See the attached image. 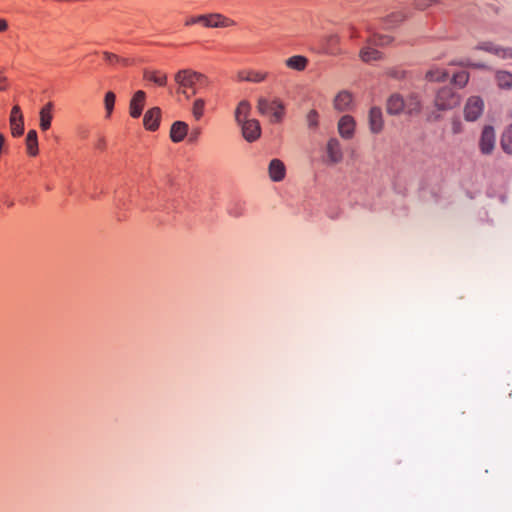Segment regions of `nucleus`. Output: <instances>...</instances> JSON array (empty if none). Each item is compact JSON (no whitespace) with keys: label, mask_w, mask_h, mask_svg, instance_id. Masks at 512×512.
Returning a JSON list of instances; mask_svg holds the SVG:
<instances>
[{"label":"nucleus","mask_w":512,"mask_h":512,"mask_svg":"<svg viewBox=\"0 0 512 512\" xmlns=\"http://www.w3.org/2000/svg\"><path fill=\"white\" fill-rule=\"evenodd\" d=\"M470 75L467 71H459L452 77V83L459 88H463L467 85Z\"/></svg>","instance_id":"obj_32"},{"label":"nucleus","mask_w":512,"mask_h":512,"mask_svg":"<svg viewBox=\"0 0 512 512\" xmlns=\"http://www.w3.org/2000/svg\"><path fill=\"white\" fill-rule=\"evenodd\" d=\"M327 157L330 163L336 164L342 161L343 153L338 139L330 138L326 146Z\"/></svg>","instance_id":"obj_13"},{"label":"nucleus","mask_w":512,"mask_h":512,"mask_svg":"<svg viewBox=\"0 0 512 512\" xmlns=\"http://www.w3.org/2000/svg\"><path fill=\"white\" fill-rule=\"evenodd\" d=\"M497 56L504 59H512V48H503L499 46Z\"/></svg>","instance_id":"obj_41"},{"label":"nucleus","mask_w":512,"mask_h":512,"mask_svg":"<svg viewBox=\"0 0 512 512\" xmlns=\"http://www.w3.org/2000/svg\"><path fill=\"white\" fill-rule=\"evenodd\" d=\"M201 134V129L200 128H195L193 129L190 134H189V138H188V141L190 143H194L198 140L199 136Z\"/></svg>","instance_id":"obj_42"},{"label":"nucleus","mask_w":512,"mask_h":512,"mask_svg":"<svg viewBox=\"0 0 512 512\" xmlns=\"http://www.w3.org/2000/svg\"><path fill=\"white\" fill-rule=\"evenodd\" d=\"M329 42L332 44H337L339 42V37L337 35H331L329 37Z\"/></svg>","instance_id":"obj_46"},{"label":"nucleus","mask_w":512,"mask_h":512,"mask_svg":"<svg viewBox=\"0 0 512 512\" xmlns=\"http://www.w3.org/2000/svg\"><path fill=\"white\" fill-rule=\"evenodd\" d=\"M146 101V92L138 90L132 96L129 103V114L132 118H139L142 115Z\"/></svg>","instance_id":"obj_9"},{"label":"nucleus","mask_w":512,"mask_h":512,"mask_svg":"<svg viewBox=\"0 0 512 512\" xmlns=\"http://www.w3.org/2000/svg\"><path fill=\"white\" fill-rule=\"evenodd\" d=\"M498 47H499V46L494 45L492 42L487 41V42H481V43H479V44L475 47V49H477V50H483V51H486V52H489V53H492V54L497 55V53H498Z\"/></svg>","instance_id":"obj_37"},{"label":"nucleus","mask_w":512,"mask_h":512,"mask_svg":"<svg viewBox=\"0 0 512 512\" xmlns=\"http://www.w3.org/2000/svg\"><path fill=\"white\" fill-rule=\"evenodd\" d=\"M449 65L452 66H460V67H467V68H476V69H484L486 66L483 63H473L468 58L467 59H461V60H453L449 63Z\"/></svg>","instance_id":"obj_34"},{"label":"nucleus","mask_w":512,"mask_h":512,"mask_svg":"<svg viewBox=\"0 0 512 512\" xmlns=\"http://www.w3.org/2000/svg\"><path fill=\"white\" fill-rule=\"evenodd\" d=\"M388 75L395 78V79H402L405 77V71H400L397 69H391L388 72Z\"/></svg>","instance_id":"obj_43"},{"label":"nucleus","mask_w":512,"mask_h":512,"mask_svg":"<svg viewBox=\"0 0 512 512\" xmlns=\"http://www.w3.org/2000/svg\"><path fill=\"white\" fill-rule=\"evenodd\" d=\"M205 101L202 98L196 99L193 104V116L196 120L201 119L204 114Z\"/></svg>","instance_id":"obj_36"},{"label":"nucleus","mask_w":512,"mask_h":512,"mask_svg":"<svg viewBox=\"0 0 512 512\" xmlns=\"http://www.w3.org/2000/svg\"><path fill=\"white\" fill-rule=\"evenodd\" d=\"M484 102L479 96L468 98L464 107V117L467 121H476L483 113Z\"/></svg>","instance_id":"obj_5"},{"label":"nucleus","mask_w":512,"mask_h":512,"mask_svg":"<svg viewBox=\"0 0 512 512\" xmlns=\"http://www.w3.org/2000/svg\"><path fill=\"white\" fill-rule=\"evenodd\" d=\"M356 122L351 115H344L338 122V132L344 139H351L354 136Z\"/></svg>","instance_id":"obj_12"},{"label":"nucleus","mask_w":512,"mask_h":512,"mask_svg":"<svg viewBox=\"0 0 512 512\" xmlns=\"http://www.w3.org/2000/svg\"><path fill=\"white\" fill-rule=\"evenodd\" d=\"M269 177L274 182L282 181L286 175L284 163L279 159H272L268 166Z\"/></svg>","instance_id":"obj_14"},{"label":"nucleus","mask_w":512,"mask_h":512,"mask_svg":"<svg viewBox=\"0 0 512 512\" xmlns=\"http://www.w3.org/2000/svg\"><path fill=\"white\" fill-rule=\"evenodd\" d=\"M161 121V109L153 107L146 111L143 117V125L148 131H156Z\"/></svg>","instance_id":"obj_10"},{"label":"nucleus","mask_w":512,"mask_h":512,"mask_svg":"<svg viewBox=\"0 0 512 512\" xmlns=\"http://www.w3.org/2000/svg\"><path fill=\"white\" fill-rule=\"evenodd\" d=\"M360 58L364 62L377 61L382 59V53L371 46H367L360 50Z\"/></svg>","instance_id":"obj_26"},{"label":"nucleus","mask_w":512,"mask_h":512,"mask_svg":"<svg viewBox=\"0 0 512 512\" xmlns=\"http://www.w3.org/2000/svg\"><path fill=\"white\" fill-rule=\"evenodd\" d=\"M405 19H406V15L403 14L402 12L391 13L384 20V27L385 28H393L394 26L403 22Z\"/></svg>","instance_id":"obj_29"},{"label":"nucleus","mask_w":512,"mask_h":512,"mask_svg":"<svg viewBox=\"0 0 512 512\" xmlns=\"http://www.w3.org/2000/svg\"><path fill=\"white\" fill-rule=\"evenodd\" d=\"M393 37L386 34H380V33H374L372 34L369 39L368 43L372 46H387L390 43H392Z\"/></svg>","instance_id":"obj_28"},{"label":"nucleus","mask_w":512,"mask_h":512,"mask_svg":"<svg viewBox=\"0 0 512 512\" xmlns=\"http://www.w3.org/2000/svg\"><path fill=\"white\" fill-rule=\"evenodd\" d=\"M286 66L297 70V71H303L306 69L308 64V59L302 55H295L290 58H288L286 61Z\"/></svg>","instance_id":"obj_25"},{"label":"nucleus","mask_w":512,"mask_h":512,"mask_svg":"<svg viewBox=\"0 0 512 512\" xmlns=\"http://www.w3.org/2000/svg\"><path fill=\"white\" fill-rule=\"evenodd\" d=\"M461 97L451 87L440 88L435 96V106L440 111L451 110L460 105Z\"/></svg>","instance_id":"obj_3"},{"label":"nucleus","mask_w":512,"mask_h":512,"mask_svg":"<svg viewBox=\"0 0 512 512\" xmlns=\"http://www.w3.org/2000/svg\"><path fill=\"white\" fill-rule=\"evenodd\" d=\"M258 110L261 114H270L273 123H281L286 114V106L279 98L268 100L260 98L258 100Z\"/></svg>","instance_id":"obj_2"},{"label":"nucleus","mask_w":512,"mask_h":512,"mask_svg":"<svg viewBox=\"0 0 512 512\" xmlns=\"http://www.w3.org/2000/svg\"><path fill=\"white\" fill-rule=\"evenodd\" d=\"M174 80L178 84L177 92L185 95L187 99L210 85V80L205 74L192 69L179 70L175 74Z\"/></svg>","instance_id":"obj_1"},{"label":"nucleus","mask_w":512,"mask_h":512,"mask_svg":"<svg viewBox=\"0 0 512 512\" xmlns=\"http://www.w3.org/2000/svg\"><path fill=\"white\" fill-rule=\"evenodd\" d=\"M188 124L183 121H175L170 129V138L174 143H179L185 139L188 134Z\"/></svg>","instance_id":"obj_16"},{"label":"nucleus","mask_w":512,"mask_h":512,"mask_svg":"<svg viewBox=\"0 0 512 512\" xmlns=\"http://www.w3.org/2000/svg\"><path fill=\"white\" fill-rule=\"evenodd\" d=\"M500 145L505 153L512 154V131H508L502 135Z\"/></svg>","instance_id":"obj_35"},{"label":"nucleus","mask_w":512,"mask_h":512,"mask_svg":"<svg viewBox=\"0 0 512 512\" xmlns=\"http://www.w3.org/2000/svg\"><path fill=\"white\" fill-rule=\"evenodd\" d=\"M102 56H103L105 62L110 66L120 65V66L126 67V66L131 65V63H132L131 59L120 57L117 54H114V53H111L108 51L102 52Z\"/></svg>","instance_id":"obj_21"},{"label":"nucleus","mask_w":512,"mask_h":512,"mask_svg":"<svg viewBox=\"0 0 512 512\" xmlns=\"http://www.w3.org/2000/svg\"><path fill=\"white\" fill-rule=\"evenodd\" d=\"M406 106V102L400 94L391 95L386 104L387 113L390 115L400 114Z\"/></svg>","instance_id":"obj_15"},{"label":"nucleus","mask_w":512,"mask_h":512,"mask_svg":"<svg viewBox=\"0 0 512 512\" xmlns=\"http://www.w3.org/2000/svg\"><path fill=\"white\" fill-rule=\"evenodd\" d=\"M369 129L373 134H379L383 130L384 120L380 107H371L369 111Z\"/></svg>","instance_id":"obj_11"},{"label":"nucleus","mask_w":512,"mask_h":512,"mask_svg":"<svg viewBox=\"0 0 512 512\" xmlns=\"http://www.w3.org/2000/svg\"><path fill=\"white\" fill-rule=\"evenodd\" d=\"M350 37H351V38H355V37H357L356 30H355L354 28H351Z\"/></svg>","instance_id":"obj_49"},{"label":"nucleus","mask_w":512,"mask_h":512,"mask_svg":"<svg viewBox=\"0 0 512 512\" xmlns=\"http://www.w3.org/2000/svg\"><path fill=\"white\" fill-rule=\"evenodd\" d=\"M27 153L31 157L38 155V134L36 130H29L25 139Z\"/></svg>","instance_id":"obj_20"},{"label":"nucleus","mask_w":512,"mask_h":512,"mask_svg":"<svg viewBox=\"0 0 512 512\" xmlns=\"http://www.w3.org/2000/svg\"><path fill=\"white\" fill-rule=\"evenodd\" d=\"M244 210H245L244 203L238 202V203H235L234 206L229 209V213H230V215H232L234 217H239L244 214Z\"/></svg>","instance_id":"obj_39"},{"label":"nucleus","mask_w":512,"mask_h":512,"mask_svg":"<svg viewBox=\"0 0 512 512\" xmlns=\"http://www.w3.org/2000/svg\"><path fill=\"white\" fill-rule=\"evenodd\" d=\"M251 110V105L247 100H242L237 105L235 110V120L238 124L243 123L245 120H248V116Z\"/></svg>","instance_id":"obj_23"},{"label":"nucleus","mask_w":512,"mask_h":512,"mask_svg":"<svg viewBox=\"0 0 512 512\" xmlns=\"http://www.w3.org/2000/svg\"><path fill=\"white\" fill-rule=\"evenodd\" d=\"M459 131H460V123H459V122L454 121V122H453V132H454V133H458Z\"/></svg>","instance_id":"obj_47"},{"label":"nucleus","mask_w":512,"mask_h":512,"mask_svg":"<svg viewBox=\"0 0 512 512\" xmlns=\"http://www.w3.org/2000/svg\"><path fill=\"white\" fill-rule=\"evenodd\" d=\"M8 82V79L4 76H0V83H6Z\"/></svg>","instance_id":"obj_50"},{"label":"nucleus","mask_w":512,"mask_h":512,"mask_svg":"<svg viewBox=\"0 0 512 512\" xmlns=\"http://www.w3.org/2000/svg\"><path fill=\"white\" fill-rule=\"evenodd\" d=\"M437 0H415L414 6L418 10H425L429 6H431L433 3H436Z\"/></svg>","instance_id":"obj_40"},{"label":"nucleus","mask_w":512,"mask_h":512,"mask_svg":"<svg viewBox=\"0 0 512 512\" xmlns=\"http://www.w3.org/2000/svg\"><path fill=\"white\" fill-rule=\"evenodd\" d=\"M204 27L208 28H224L236 25V22L220 13H212L205 15Z\"/></svg>","instance_id":"obj_8"},{"label":"nucleus","mask_w":512,"mask_h":512,"mask_svg":"<svg viewBox=\"0 0 512 512\" xmlns=\"http://www.w3.org/2000/svg\"><path fill=\"white\" fill-rule=\"evenodd\" d=\"M242 128V135L248 142L256 141L261 135L260 123L256 119L245 120L240 124Z\"/></svg>","instance_id":"obj_7"},{"label":"nucleus","mask_w":512,"mask_h":512,"mask_svg":"<svg viewBox=\"0 0 512 512\" xmlns=\"http://www.w3.org/2000/svg\"><path fill=\"white\" fill-rule=\"evenodd\" d=\"M115 101H116L115 93L112 92V91H108L105 94V98H104L106 117H110L111 116V114L113 112V109H114V106H115Z\"/></svg>","instance_id":"obj_33"},{"label":"nucleus","mask_w":512,"mask_h":512,"mask_svg":"<svg viewBox=\"0 0 512 512\" xmlns=\"http://www.w3.org/2000/svg\"><path fill=\"white\" fill-rule=\"evenodd\" d=\"M320 115L316 109H311L306 115L307 126L310 130L316 131L320 124Z\"/></svg>","instance_id":"obj_30"},{"label":"nucleus","mask_w":512,"mask_h":512,"mask_svg":"<svg viewBox=\"0 0 512 512\" xmlns=\"http://www.w3.org/2000/svg\"><path fill=\"white\" fill-rule=\"evenodd\" d=\"M10 128L13 137H19L24 133V119L20 106H13L10 113Z\"/></svg>","instance_id":"obj_6"},{"label":"nucleus","mask_w":512,"mask_h":512,"mask_svg":"<svg viewBox=\"0 0 512 512\" xmlns=\"http://www.w3.org/2000/svg\"><path fill=\"white\" fill-rule=\"evenodd\" d=\"M95 148L98 150H104L106 148L105 138H103V137L99 138L95 144Z\"/></svg>","instance_id":"obj_44"},{"label":"nucleus","mask_w":512,"mask_h":512,"mask_svg":"<svg viewBox=\"0 0 512 512\" xmlns=\"http://www.w3.org/2000/svg\"><path fill=\"white\" fill-rule=\"evenodd\" d=\"M449 73L446 69L433 68L426 72L425 78L430 82H444L448 79Z\"/></svg>","instance_id":"obj_24"},{"label":"nucleus","mask_w":512,"mask_h":512,"mask_svg":"<svg viewBox=\"0 0 512 512\" xmlns=\"http://www.w3.org/2000/svg\"><path fill=\"white\" fill-rule=\"evenodd\" d=\"M496 143V136L494 127L491 125H485L482 129L479 139V150L483 155H491L494 151Z\"/></svg>","instance_id":"obj_4"},{"label":"nucleus","mask_w":512,"mask_h":512,"mask_svg":"<svg viewBox=\"0 0 512 512\" xmlns=\"http://www.w3.org/2000/svg\"><path fill=\"white\" fill-rule=\"evenodd\" d=\"M8 88V84L6 83H0V91H5Z\"/></svg>","instance_id":"obj_48"},{"label":"nucleus","mask_w":512,"mask_h":512,"mask_svg":"<svg viewBox=\"0 0 512 512\" xmlns=\"http://www.w3.org/2000/svg\"><path fill=\"white\" fill-rule=\"evenodd\" d=\"M407 112L409 114L419 113L421 110V101L417 94H411L406 102Z\"/></svg>","instance_id":"obj_31"},{"label":"nucleus","mask_w":512,"mask_h":512,"mask_svg":"<svg viewBox=\"0 0 512 512\" xmlns=\"http://www.w3.org/2000/svg\"><path fill=\"white\" fill-rule=\"evenodd\" d=\"M353 96L348 91L339 92L334 99V108L340 112L348 111L351 109Z\"/></svg>","instance_id":"obj_18"},{"label":"nucleus","mask_w":512,"mask_h":512,"mask_svg":"<svg viewBox=\"0 0 512 512\" xmlns=\"http://www.w3.org/2000/svg\"><path fill=\"white\" fill-rule=\"evenodd\" d=\"M53 102H47L40 110V129L42 131H47L51 127L52 119H53Z\"/></svg>","instance_id":"obj_17"},{"label":"nucleus","mask_w":512,"mask_h":512,"mask_svg":"<svg viewBox=\"0 0 512 512\" xmlns=\"http://www.w3.org/2000/svg\"><path fill=\"white\" fill-rule=\"evenodd\" d=\"M269 74L267 72H260V71H246L241 72L239 74V77L241 80L249 81L253 83H260L265 81L268 78Z\"/></svg>","instance_id":"obj_22"},{"label":"nucleus","mask_w":512,"mask_h":512,"mask_svg":"<svg viewBox=\"0 0 512 512\" xmlns=\"http://www.w3.org/2000/svg\"><path fill=\"white\" fill-rule=\"evenodd\" d=\"M8 29V22L5 19H0V32H5Z\"/></svg>","instance_id":"obj_45"},{"label":"nucleus","mask_w":512,"mask_h":512,"mask_svg":"<svg viewBox=\"0 0 512 512\" xmlns=\"http://www.w3.org/2000/svg\"><path fill=\"white\" fill-rule=\"evenodd\" d=\"M497 85L501 89L512 88V73L508 71H497L495 74Z\"/></svg>","instance_id":"obj_27"},{"label":"nucleus","mask_w":512,"mask_h":512,"mask_svg":"<svg viewBox=\"0 0 512 512\" xmlns=\"http://www.w3.org/2000/svg\"><path fill=\"white\" fill-rule=\"evenodd\" d=\"M205 15L190 16L185 20V26H192L195 24H202L204 26Z\"/></svg>","instance_id":"obj_38"},{"label":"nucleus","mask_w":512,"mask_h":512,"mask_svg":"<svg viewBox=\"0 0 512 512\" xmlns=\"http://www.w3.org/2000/svg\"><path fill=\"white\" fill-rule=\"evenodd\" d=\"M143 78L146 81L153 82L159 87H164L167 84V75L162 71L157 70H145Z\"/></svg>","instance_id":"obj_19"}]
</instances>
